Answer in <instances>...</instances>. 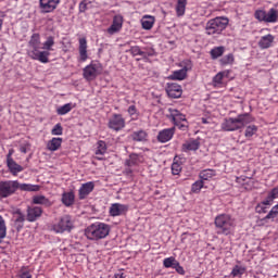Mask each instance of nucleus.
<instances>
[{
    "mask_svg": "<svg viewBox=\"0 0 278 278\" xmlns=\"http://www.w3.org/2000/svg\"><path fill=\"white\" fill-rule=\"evenodd\" d=\"M201 148V139H189L181 146L182 153H190V151H199Z\"/></svg>",
    "mask_w": 278,
    "mask_h": 278,
    "instance_id": "nucleus-14",
    "label": "nucleus"
},
{
    "mask_svg": "<svg viewBox=\"0 0 278 278\" xmlns=\"http://www.w3.org/2000/svg\"><path fill=\"white\" fill-rule=\"evenodd\" d=\"M74 108L75 104H73V102L66 103L56 109V114L59 116H66V114H68V112H71Z\"/></svg>",
    "mask_w": 278,
    "mask_h": 278,
    "instance_id": "nucleus-33",
    "label": "nucleus"
},
{
    "mask_svg": "<svg viewBox=\"0 0 278 278\" xmlns=\"http://www.w3.org/2000/svg\"><path fill=\"white\" fill-rule=\"evenodd\" d=\"M254 18L260 23H266V11L265 10H256L254 12Z\"/></svg>",
    "mask_w": 278,
    "mask_h": 278,
    "instance_id": "nucleus-45",
    "label": "nucleus"
},
{
    "mask_svg": "<svg viewBox=\"0 0 278 278\" xmlns=\"http://www.w3.org/2000/svg\"><path fill=\"white\" fill-rule=\"evenodd\" d=\"M114 278H125V274L124 273L115 274Z\"/></svg>",
    "mask_w": 278,
    "mask_h": 278,
    "instance_id": "nucleus-60",
    "label": "nucleus"
},
{
    "mask_svg": "<svg viewBox=\"0 0 278 278\" xmlns=\"http://www.w3.org/2000/svg\"><path fill=\"white\" fill-rule=\"evenodd\" d=\"M127 112L131 121H138V117L140 116V112H138V108H136L135 104H131L130 106H128Z\"/></svg>",
    "mask_w": 278,
    "mask_h": 278,
    "instance_id": "nucleus-41",
    "label": "nucleus"
},
{
    "mask_svg": "<svg viewBox=\"0 0 278 278\" xmlns=\"http://www.w3.org/2000/svg\"><path fill=\"white\" fill-rule=\"evenodd\" d=\"M129 53H131L134 58H136V55H141L142 58L144 55V51H141L139 46L131 47Z\"/></svg>",
    "mask_w": 278,
    "mask_h": 278,
    "instance_id": "nucleus-50",
    "label": "nucleus"
},
{
    "mask_svg": "<svg viewBox=\"0 0 278 278\" xmlns=\"http://www.w3.org/2000/svg\"><path fill=\"white\" fill-rule=\"evenodd\" d=\"M28 45L31 51H37L38 49H40V35L36 33L33 34Z\"/></svg>",
    "mask_w": 278,
    "mask_h": 278,
    "instance_id": "nucleus-31",
    "label": "nucleus"
},
{
    "mask_svg": "<svg viewBox=\"0 0 278 278\" xmlns=\"http://www.w3.org/2000/svg\"><path fill=\"white\" fill-rule=\"evenodd\" d=\"M123 29V15H115L112 25L108 28V34H116Z\"/></svg>",
    "mask_w": 278,
    "mask_h": 278,
    "instance_id": "nucleus-18",
    "label": "nucleus"
},
{
    "mask_svg": "<svg viewBox=\"0 0 278 278\" xmlns=\"http://www.w3.org/2000/svg\"><path fill=\"white\" fill-rule=\"evenodd\" d=\"M267 197H269L273 201H275V199H277L278 197V189L277 188L271 189Z\"/></svg>",
    "mask_w": 278,
    "mask_h": 278,
    "instance_id": "nucleus-55",
    "label": "nucleus"
},
{
    "mask_svg": "<svg viewBox=\"0 0 278 278\" xmlns=\"http://www.w3.org/2000/svg\"><path fill=\"white\" fill-rule=\"evenodd\" d=\"M110 231H112V227L110 226V224H105L103 222H96L85 229V236L88 240L98 241L109 237Z\"/></svg>",
    "mask_w": 278,
    "mask_h": 278,
    "instance_id": "nucleus-2",
    "label": "nucleus"
},
{
    "mask_svg": "<svg viewBox=\"0 0 278 278\" xmlns=\"http://www.w3.org/2000/svg\"><path fill=\"white\" fill-rule=\"evenodd\" d=\"M83 73L87 81H94V78L103 73V65L99 61H91V63L83 70Z\"/></svg>",
    "mask_w": 278,
    "mask_h": 278,
    "instance_id": "nucleus-7",
    "label": "nucleus"
},
{
    "mask_svg": "<svg viewBox=\"0 0 278 278\" xmlns=\"http://www.w3.org/2000/svg\"><path fill=\"white\" fill-rule=\"evenodd\" d=\"M187 75H188V67H184L181 70L173 72V74L169 76V79H173L174 81H184Z\"/></svg>",
    "mask_w": 278,
    "mask_h": 278,
    "instance_id": "nucleus-23",
    "label": "nucleus"
},
{
    "mask_svg": "<svg viewBox=\"0 0 278 278\" xmlns=\"http://www.w3.org/2000/svg\"><path fill=\"white\" fill-rule=\"evenodd\" d=\"M61 201L65 207H72V205H75V192H63Z\"/></svg>",
    "mask_w": 278,
    "mask_h": 278,
    "instance_id": "nucleus-21",
    "label": "nucleus"
},
{
    "mask_svg": "<svg viewBox=\"0 0 278 278\" xmlns=\"http://www.w3.org/2000/svg\"><path fill=\"white\" fill-rule=\"evenodd\" d=\"M42 216V207L40 206H28L27 207V220L28 223H36L38 218Z\"/></svg>",
    "mask_w": 278,
    "mask_h": 278,
    "instance_id": "nucleus-17",
    "label": "nucleus"
},
{
    "mask_svg": "<svg viewBox=\"0 0 278 278\" xmlns=\"http://www.w3.org/2000/svg\"><path fill=\"white\" fill-rule=\"evenodd\" d=\"M7 166L12 175H18V173H23V166L18 165L14 159L7 161Z\"/></svg>",
    "mask_w": 278,
    "mask_h": 278,
    "instance_id": "nucleus-25",
    "label": "nucleus"
},
{
    "mask_svg": "<svg viewBox=\"0 0 278 278\" xmlns=\"http://www.w3.org/2000/svg\"><path fill=\"white\" fill-rule=\"evenodd\" d=\"M175 131H176L175 127L165 128L159 131L156 139L159 142H162L163 144L166 142H170V140H173V136H175Z\"/></svg>",
    "mask_w": 278,
    "mask_h": 278,
    "instance_id": "nucleus-15",
    "label": "nucleus"
},
{
    "mask_svg": "<svg viewBox=\"0 0 278 278\" xmlns=\"http://www.w3.org/2000/svg\"><path fill=\"white\" fill-rule=\"evenodd\" d=\"M186 5H188V0H177L176 16L181 17L186 14Z\"/></svg>",
    "mask_w": 278,
    "mask_h": 278,
    "instance_id": "nucleus-28",
    "label": "nucleus"
},
{
    "mask_svg": "<svg viewBox=\"0 0 278 278\" xmlns=\"http://www.w3.org/2000/svg\"><path fill=\"white\" fill-rule=\"evenodd\" d=\"M224 53H225V46L214 47L210 51V55L212 60H218V58H223Z\"/></svg>",
    "mask_w": 278,
    "mask_h": 278,
    "instance_id": "nucleus-36",
    "label": "nucleus"
},
{
    "mask_svg": "<svg viewBox=\"0 0 278 278\" xmlns=\"http://www.w3.org/2000/svg\"><path fill=\"white\" fill-rule=\"evenodd\" d=\"M128 210L129 206H127L126 204L113 203L110 206L109 214L113 217L123 216V214H125Z\"/></svg>",
    "mask_w": 278,
    "mask_h": 278,
    "instance_id": "nucleus-16",
    "label": "nucleus"
},
{
    "mask_svg": "<svg viewBox=\"0 0 278 278\" xmlns=\"http://www.w3.org/2000/svg\"><path fill=\"white\" fill-rule=\"evenodd\" d=\"M244 273H247V268H244L240 265H236L232 268L231 275H232V277H242V275H244Z\"/></svg>",
    "mask_w": 278,
    "mask_h": 278,
    "instance_id": "nucleus-44",
    "label": "nucleus"
},
{
    "mask_svg": "<svg viewBox=\"0 0 278 278\" xmlns=\"http://www.w3.org/2000/svg\"><path fill=\"white\" fill-rule=\"evenodd\" d=\"M17 278H33L31 273L29 271V269L27 267H23L18 275Z\"/></svg>",
    "mask_w": 278,
    "mask_h": 278,
    "instance_id": "nucleus-51",
    "label": "nucleus"
},
{
    "mask_svg": "<svg viewBox=\"0 0 278 278\" xmlns=\"http://www.w3.org/2000/svg\"><path fill=\"white\" fill-rule=\"evenodd\" d=\"M78 62H86L88 60V39L81 37L78 39Z\"/></svg>",
    "mask_w": 278,
    "mask_h": 278,
    "instance_id": "nucleus-13",
    "label": "nucleus"
},
{
    "mask_svg": "<svg viewBox=\"0 0 278 278\" xmlns=\"http://www.w3.org/2000/svg\"><path fill=\"white\" fill-rule=\"evenodd\" d=\"M143 52L144 54L142 55V58H153V55H155V50L153 49Z\"/></svg>",
    "mask_w": 278,
    "mask_h": 278,
    "instance_id": "nucleus-56",
    "label": "nucleus"
},
{
    "mask_svg": "<svg viewBox=\"0 0 278 278\" xmlns=\"http://www.w3.org/2000/svg\"><path fill=\"white\" fill-rule=\"evenodd\" d=\"M53 45H55V39L53 37H48L47 40L43 42V47L42 49H45L46 51H53Z\"/></svg>",
    "mask_w": 278,
    "mask_h": 278,
    "instance_id": "nucleus-46",
    "label": "nucleus"
},
{
    "mask_svg": "<svg viewBox=\"0 0 278 278\" xmlns=\"http://www.w3.org/2000/svg\"><path fill=\"white\" fill-rule=\"evenodd\" d=\"M75 229V220L71 215H63L56 223L52 225L54 233H64V231H73Z\"/></svg>",
    "mask_w": 278,
    "mask_h": 278,
    "instance_id": "nucleus-5",
    "label": "nucleus"
},
{
    "mask_svg": "<svg viewBox=\"0 0 278 278\" xmlns=\"http://www.w3.org/2000/svg\"><path fill=\"white\" fill-rule=\"evenodd\" d=\"M278 11L275 8L269 9L268 12L265 11V23H277Z\"/></svg>",
    "mask_w": 278,
    "mask_h": 278,
    "instance_id": "nucleus-27",
    "label": "nucleus"
},
{
    "mask_svg": "<svg viewBox=\"0 0 278 278\" xmlns=\"http://www.w3.org/2000/svg\"><path fill=\"white\" fill-rule=\"evenodd\" d=\"M52 136H62L64 134V128L62 127V124H56L51 130Z\"/></svg>",
    "mask_w": 278,
    "mask_h": 278,
    "instance_id": "nucleus-49",
    "label": "nucleus"
},
{
    "mask_svg": "<svg viewBox=\"0 0 278 278\" xmlns=\"http://www.w3.org/2000/svg\"><path fill=\"white\" fill-rule=\"evenodd\" d=\"M13 154H14V150H9V153L7 154V162H10V160H14L12 159Z\"/></svg>",
    "mask_w": 278,
    "mask_h": 278,
    "instance_id": "nucleus-59",
    "label": "nucleus"
},
{
    "mask_svg": "<svg viewBox=\"0 0 278 278\" xmlns=\"http://www.w3.org/2000/svg\"><path fill=\"white\" fill-rule=\"evenodd\" d=\"M105 153H108V144L103 140L98 141L96 155H105Z\"/></svg>",
    "mask_w": 278,
    "mask_h": 278,
    "instance_id": "nucleus-40",
    "label": "nucleus"
},
{
    "mask_svg": "<svg viewBox=\"0 0 278 278\" xmlns=\"http://www.w3.org/2000/svg\"><path fill=\"white\" fill-rule=\"evenodd\" d=\"M240 179H242V181H244V177H237V181H240Z\"/></svg>",
    "mask_w": 278,
    "mask_h": 278,
    "instance_id": "nucleus-63",
    "label": "nucleus"
},
{
    "mask_svg": "<svg viewBox=\"0 0 278 278\" xmlns=\"http://www.w3.org/2000/svg\"><path fill=\"white\" fill-rule=\"evenodd\" d=\"M255 210L257 214H266V212H268V206L261 202L256 205Z\"/></svg>",
    "mask_w": 278,
    "mask_h": 278,
    "instance_id": "nucleus-52",
    "label": "nucleus"
},
{
    "mask_svg": "<svg viewBox=\"0 0 278 278\" xmlns=\"http://www.w3.org/2000/svg\"><path fill=\"white\" fill-rule=\"evenodd\" d=\"M14 218H15L16 229L17 231H21V228L25 223V215L21 212V210H17L14 212Z\"/></svg>",
    "mask_w": 278,
    "mask_h": 278,
    "instance_id": "nucleus-35",
    "label": "nucleus"
},
{
    "mask_svg": "<svg viewBox=\"0 0 278 278\" xmlns=\"http://www.w3.org/2000/svg\"><path fill=\"white\" fill-rule=\"evenodd\" d=\"M28 55L31 58V60H37L38 62H41V64H49V55H51V52L40 51V49H37L30 50Z\"/></svg>",
    "mask_w": 278,
    "mask_h": 278,
    "instance_id": "nucleus-11",
    "label": "nucleus"
},
{
    "mask_svg": "<svg viewBox=\"0 0 278 278\" xmlns=\"http://www.w3.org/2000/svg\"><path fill=\"white\" fill-rule=\"evenodd\" d=\"M21 188L17 180H1L0 181V199H8L16 194V190Z\"/></svg>",
    "mask_w": 278,
    "mask_h": 278,
    "instance_id": "nucleus-6",
    "label": "nucleus"
},
{
    "mask_svg": "<svg viewBox=\"0 0 278 278\" xmlns=\"http://www.w3.org/2000/svg\"><path fill=\"white\" fill-rule=\"evenodd\" d=\"M233 62H236L233 53H228L219 60L220 66H231L233 65Z\"/></svg>",
    "mask_w": 278,
    "mask_h": 278,
    "instance_id": "nucleus-37",
    "label": "nucleus"
},
{
    "mask_svg": "<svg viewBox=\"0 0 278 278\" xmlns=\"http://www.w3.org/2000/svg\"><path fill=\"white\" fill-rule=\"evenodd\" d=\"M227 77V72H219L213 77L214 88H223V79Z\"/></svg>",
    "mask_w": 278,
    "mask_h": 278,
    "instance_id": "nucleus-32",
    "label": "nucleus"
},
{
    "mask_svg": "<svg viewBox=\"0 0 278 278\" xmlns=\"http://www.w3.org/2000/svg\"><path fill=\"white\" fill-rule=\"evenodd\" d=\"M214 223L219 236H229L236 229V219L229 214L217 215Z\"/></svg>",
    "mask_w": 278,
    "mask_h": 278,
    "instance_id": "nucleus-3",
    "label": "nucleus"
},
{
    "mask_svg": "<svg viewBox=\"0 0 278 278\" xmlns=\"http://www.w3.org/2000/svg\"><path fill=\"white\" fill-rule=\"evenodd\" d=\"M179 173H181V164L174 162L172 164V174L173 175H179Z\"/></svg>",
    "mask_w": 278,
    "mask_h": 278,
    "instance_id": "nucleus-53",
    "label": "nucleus"
},
{
    "mask_svg": "<svg viewBox=\"0 0 278 278\" xmlns=\"http://www.w3.org/2000/svg\"><path fill=\"white\" fill-rule=\"evenodd\" d=\"M227 25H229V18L225 16L215 17L206 23L205 31L207 36H214V34H223V31L227 29Z\"/></svg>",
    "mask_w": 278,
    "mask_h": 278,
    "instance_id": "nucleus-4",
    "label": "nucleus"
},
{
    "mask_svg": "<svg viewBox=\"0 0 278 278\" xmlns=\"http://www.w3.org/2000/svg\"><path fill=\"white\" fill-rule=\"evenodd\" d=\"M8 236V226H5V219L0 215V242Z\"/></svg>",
    "mask_w": 278,
    "mask_h": 278,
    "instance_id": "nucleus-42",
    "label": "nucleus"
},
{
    "mask_svg": "<svg viewBox=\"0 0 278 278\" xmlns=\"http://www.w3.org/2000/svg\"><path fill=\"white\" fill-rule=\"evenodd\" d=\"M255 123V117L250 113L239 114L236 117L225 118L222 123L223 131H238V129H243L247 125Z\"/></svg>",
    "mask_w": 278,
    "mask_h": 278,
    "instance_id": "nucleus-1",
    "label": "nucleus"
},
{
    "mask_svg": "<svg viewBox=\"0 0 278 278\" xmlns=\"http://www.w3.org/2000/svg\"><path fill=\"white\" fill-rule=\"evenodd\" d=\"M178 261H176L175 257L170 256V257H166L164 258L163 261V266L164 268H174L175 267V264L177 263Z\"/></svg>",
    "mask_w": 278,
    "mask_h": 278,
    "instance_id": "nucleus-47",
    "label": "nucleus"
},
{
    "mask_svg": "<svg viewBox=\"0 0 278 278\" xmlns=\"http://www.w3.org/2000/svg\"><path fill=\"white\" fill-rule=\"evenodd\" d=\"M277 153H278V148H277Z\"/></svg>",
    "mask_w": 278,
    "mask_h": 278,
    "instance_id": "nucleus-64",
    "label": "nucleus"
},
{
    "mask_svg": "<svg viewBox=\"0 0 278 278\" xmlns=\"http://www.w3.org/2000/svg\"><path fill=\"white\" fill-rule=\"evenodd\" d=\"M33 203L35 205H45V207H51V201L45 195H35L33 198Z\"/></svg>",
    "mask_w": 278,
    "mask_h": 278,
    "instance_id": "nucleus-30",
    "label": "nucleus"
},
{
    "mask_svg": "<svg viewBox=\"0 0 278 278\" xmlns=\"http://www.w3.org/2000/svg\"><path fill=\"white\" fill-rule=\"evenodd\" d=\"M202 123H203V125H207V119L206 118H202Z\"/></svg>",
    "mask_w": 278,
    "mask_h": 278,
    "instance_id": "nucleus-61",
    "label": "nucleus"
},
{
    "mask_svg": "<svg viewBox=\"0 0 278 278\" xmlns=\"http://www.w3.org/2000/svg\"><path fill=\"white\" fill-rule=\"evenodd\" d=\"M86 10H88V4L86 3V1H81L79 3V12H86Z\"/></svg>",
    "mask_w": 278,
    "mask_h": 278,
    "instance_id": "nucleus-58",
    "label": "nucleus"
},
{
    "mask_svg": "<svg viewBox=\"0 0 278 278\" xmlns=\"http://www.w3.org/2000/svg\"><path fill=\"white\" fill-rule=\"evenodd\" d=\"M126 166H138V164H142V155L132 153L129 155V159L125 162Z\"/></svg>",
    "mask_w": 278,
    "mask_h": 278,
    "instance_id": "nucleus-26",
    "label": "nucleus"
},
{
    "mask_svg": "<svg viewBox=\"0 0 278 278\" xmlns=\"http://www.w3.org/2000/svg\"><path fill=\"white\" fill-rule=\"evenodd\" d=\"M204 186H205V182L200 178V180H197L191 185V192H193V194H199V192L203 190Z\"/></svg>",
    "mask_w": 278,
    "mask_h": 278,
    "instance_id": "nucleus-39",
    "label": "nucleus"
},
{
    "mask_svg": "<svg viewBox=\"0 0 278 278\" xmlns=\"http://www.w3.org/2000/svg\"><path fill=\"white\" fill-rule=\"evenodd\" d=\"M278 216V204L271 207L269 213L265 216V220H270L273 218H277Z\"/></svg>",
    "mask_w": 278,
    "mask_h": 278,
    "instance_id": "nucleus-48",
    "label": "nucleus"
},
{
    "mask_svg": "<svg viewBox=\"0 0 278 278\" xmlns=\"http://www.w3.org/2000/svg\"><path fill=\"white\" fill-rule=\"evenodd\" d=\"M149 135L144 130H137L131 134V138L135 142H144Z\"/></svg>",
    "mask_w": 278,
    "mask_h": 278,
    "instance_id": "nucleus-34",
    "label": "nucleus"
},
{
    "mask_svg": "<svg viewBox=\"0 0 278 278\" xmlns=\"http://www.w3.org/2000/svg\"><path fill=\"white\" fill-rule=\"evenodd\" d=\"M109 129H112L113 131H121V129H125V118L121 114H114L109 119Z\"/></svg>",
    "mask_w": 278,
    "mask_h": 278,
    "instance_id": "nucleus-10",
    "label": "nucleus"
},
{
    "mask_svg": "<svg viewBox=\"0 0 278 278\" xmlns=\"http://www.w3.org/2000/svg\"><path fill=\"white\" fill-rule=\"evenodd\" d=\"M62 147V138L60 137H54L51 140L47 142V149L48 151H58Z\"/></svg>",
    "mask_w": 278,
    "mask_h": 278,
    "instance_id": "nucleus-24",
    "label": "nucleus"
},
{
    "mask_svg": "<svg viewBox=\"0 0 278 278\" xmlns=\"http://www.w3.org/2000/svg\"><path fill=\"white\" fill-rule=\"evenodd\" d=\"M167 96L170 99H179L181 94H184V90L181 89V85L177 83H168L166 87Z\"/></svg>",
    "mask_w": 278,
    "mask_h": 278,
    "instance_id": "nucleus-12",
    "label": "nucleus"
},
{
    "mask_svg": "<svg viewBox=\"0 0 278 278\" xmlns=\"http://www.w3.org/2000/svg\"><path fill=\"white\" fill-rule=\"evenodd\" d=\"M155 24V17L151 16V15H144L141 18V25L143 29H152L153 25Z\"/></svg>",
    "mask_w": 278,
    "mask_h": 278,
    "instance_id": "nucleus-29",
    "label": "nucleus"
},
{
    "mask_svg": "<svg viewBox=\"0 0 278 278\" xmlns=\"http://www.w3.org/2000/svg\"><path fill=\"white\" fill-rule=\"evenodd\" d=\"M94 190V184L92 181H88L86 184H83L78 190V197L80 200L86 199L90 192Z\"/></svg>",
    "mask_w": 278,
    "mask_h": 278,
    "instance_id": "nucleus-20",
    "label": "nucleus"
},
{
    "mask_svg": "<svg viewBox=\"0 0 278 278\" xmlns=\"http://www.w3.org/2000/svg\"><path fill=\"white\" fill-rule=\"evenodd\" d=\"M258 129L260 128L255 125L247 126L244 130V137L248 138V140H251V138L257 134Z\"/></svg>",
    "mask_w": 278,
    "mask_h": 278,
    "instance_id": "nucleus-38",
    "label": "nucleus"
},
{
    "mask_svg": "<svg viewBox=\"0 0 278 278\" xmlns=\"http://www.w3.org/2000/svg\"><path fill=\"white\" fill-rule=\"evenodd\" d=\"M20 190H24L26 192H38V190H40V187H38V185H27V184H23L20 185Z\"/></svg>",
    "mask_w": 278,
    "mask_h": 278,
    "instance_id": "nucleus-43",
    "label": "nucleus"
},
{
    "mask_svg": "<svg viewBox=\"0 0 278 278\" xmlns=\"http://www.w3.org/2000/svg\"><path fill=\"white\" fill-rule=\"evenodd\" d=\"M21 152H22V153H27V149L21 148Z\"/></svg>",
    "mask_w": 278,
    "mask_h": 278,
    "instance_id": "nucleus-62",
    "label": "nucleus"
},
{
    "mask_svg": "<svg viewBox=\"0 0 278 278\" xmlns=\"http://www.w3.org/2000/svg\"><path fill=\"white\" fill-rule=\"evenodd\" d=\"M168 118H170L172 123H174L176 127H179L182 130L188 127V121L184 113L179 112L177 109H168Z\"/></svg>",
    "mask_w": 278,
    "mask_h": 278,
    "instance_id": "nucleus-8",
    "label": "nucleus"
},
{
    "mask_svg": "<svg viewBox=\"0 0 278 278\" xmlns=\"http://www.w3.org/2000/svg\"><path fill=\"white\" fill-rule=\"evenodd\" d=\"M216 175H217L216 169L207 168V169H203L199 173V178L204 182L212 181V179H214V177H216Z\"/></svg>",
    "mask_w": 278,
    "mask_h": 278,
    "instance_id": "nucleus-22",
    "label": "nucleus"
},
{
    "mask_svg": "<svg viewBox=\"0 0 278 278\" xmlns=\"http://www.w3.org/2000/svg\"><path fill=\"white\" fill-rule=\"evenodd\" d=\"M274 42H275V36H273L271 34H268L260 38L257 46L260 47V49H270Z\"/></svg>",
    "mask_w": 278,
    "mask_h": 278,
    "instance_id": "nucleus-19",
    "label": "nucleus"
},
{
    "mask_svg": "<svg viewBox=\"0 0 278 278\" xmlns=\"http://www.w3.org/2000/svg\"><path fill=\"white\" fill-rule=\"evenodd\" d=\"M274 201H275V200H273V198H269V197L267 195V198H266L264 201H262V203L265 204V205H267V207H270V205H273Z\"/></svg>",
    "mask_w": 278,
    "mask_h": 278,
    "instance_id": "nucleus-57",
    "label": "nucleus"
},
{
    "mask_svg": "<svg viewBox=\"0 0 278 278\" xmlns=\"http://www.w3.org/2000/svg\"><path fill=\"white\" fill-rule=\"evenodd\" d=\"M58 5H60V0H39V10L42 14L55 12Z\"/></svg>",
    "mask_w": 278,
    "mask_h": 278,
    "instance_id": "nucleus-9",
    "label": "nucleus"
},
{
    "mask_svg": "<svg viewBox=\"0 0 278 278\" xmlns=\"http://www.w3.org/2000/svg\"><path fill=\"white\" fill-rule=\"evenodd\" d=\"M174 268L176 273H178V275H186V270L184 269L181 264H179V261H177V263L174 265Z\"/></svg>",
    "mask_w": 278,
    "mask_h": 278,
    "instance_id": "nucleus-54",
    "label": "nucleus"
}]
</instances>
